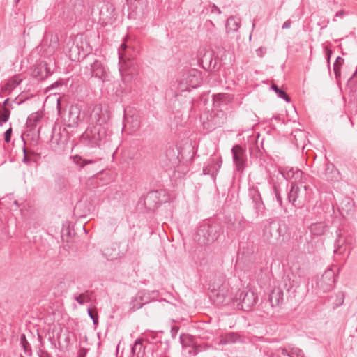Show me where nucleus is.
<instances>
[{
	"label": "nucleus",
	"mask_w": 357,
	"mask_h": 357,
	"mask_svg": "<svg viewBox=\"0 0 357 357\" xmlns=\"http://www.w3.org/2000/svg\"><path fill=\"white\" fill-rule=\"evenodd\" d=\"M211 297L216 305H228L231 301L238 308L243 311H250L258 300L257 295L251 289H244L234 298L231 293L229 284L223 273H216L209 284Z\"/></svg>",
	"instance_id": "f257e3e1"
},
{
	"label": "nucleus",
	"mask_w": 357,
	"mask_h": 357,
	"mask_svg": "<svg viewBox=\"0 0 357 357\" xmlns=\"http://www.w3.org/2000/svg\"><path fill=\"white\" fill-rule=\"evenodd\" d=\"M111 141V132L100 125H89L80 137V142L90 148H100Z\"/></svg>",
	"instance_id": "f03ea898"
},
{
	"label": "nucleus",
	"mask_w": 357,
	"mask_h": 357,
	"mask_svg": "<svg viewBox=\"0 0 357 357\" xmlns=\"http://www.w3.org/2000/svg\"><path fill=\"white\" fill-rule=\"evenodd\" d=\"M221 233L222 228L218 223L205 222L199 227L195 239L201 245H209L218 240Z\"/></svg>",
	"instance_id": "7ed1b4c3"
},
{
	"label": "nucleus",
	"mask_w": 357,
	"mask_h": 357,
	"mask_svg": "<svg viewBox=\"0 0 357 357\" xmlns=\"http://www.w3.org/2000/svg\"><path fill=\"white\" fill-rule=\"evenodd\" d=\"M89 125L105 126L110 119V112L107 107L101 104L91 105L88 109Z\"/></svg>",
	"instance_id": "20e7f679"
},
{
	"label": "nucleus",
	"mask_w": 357,
	"mask_h": 357,
	"mask_svg": "<svg viewBox=\"0 0 357 357\" xmlns=\"http://www.w3.org/2000/svg\"><path fill=\"white\" fill-rule=\"evenodd\" d=\"M201 82L200 73L195 69H191L183 74L178 86L182 91H189L190 88L195 89L199 86Z\"/></svg>",
	"instance_id": "39448f33"
},
{
	"label": "nucleus",
	"mask_w": 357,
	"mask_h": 357,
	"mask_svg": "<svg viewBox=\"0 0 357 357\" xmlns=\"http://www.w3.org/2000/svg\"><path fill=\"white\" fill-rule=\"evenodd\" d=\"M307 186L302 183L293 184L288 193V200L294 206H302L307 198Z\"/></svg>",
	"instance_id": "423d86ee"
},
{
	"label": "nucleus",
	"mask_w": 357,
	"mask_h": 357,
	"mask_svg": "<svg viewBox=\"0 0 357 357\" xmlns=\"http://www.w3.org/2000/svg\"><path fill=\"white\" fill-rule=\"evenodd\" d=\"M84 73L89 77H96L104 82L107 77L106 67L101 61L95 59L89 66L85 67Z\"/></svg>",
	"instance_id": "0eeeda50"
},
{
	"label": "nucleus",
	"mask_w": 357,
	"mask_h": 357,
	"mask_svg": "<svg viewBox=\"0 0 357 357\" xmlns=\"http://www.w3.org/2000/svg\"><path fill=\"white\" fill-rule=\"evenodd\" d=\"M233 162L236 169L238 172H243L247 162L245 149L241 145H234L231 149Z\"/></svg>",
	"instance_id": "6e6552de"
},
{
	"label": "nucleus",
	"mask_w": 357,
	"mask_h": 357,
	"mask_svg": "<svg viewBox=\"0 0 357 357\" xmlns=\"http://www.w3.org/2000/svg\"><path fill=\"white\" fill-rule=\"evenodd\" d=\"M282 235L280 225L276 222H271L263 229V237L266 241L278 240Z\"/></svg>",
	"instance_id": "1a4fd4ad"
},
{
	"label": "nucleus",
	"mask_w": 357,
	"mask_h": 357,
	"mask_svg": "<svg viewBox=\"0 0 357 357\" xmlns=\"http://www.w3.org/2000/svg\"><path fill=\"white\" fill-rule=\"evenodd\" d=\"M222 164V160L219 158H210L203 167L204 175H210L215 180Z\"/></svg>",
	"instance_id": "9d476101"
},
{
	"label": "nucleus",
	"mask_w": 357,
	"mask_h": 357,
	"mask_svg": "<svg viewBox=\"0 0 357 357\" xmlns=\"http://www.w3.org/2000/svg\"><path fill=\"white\" fill-rule=\"evenodd\" d=\"M283 177L289 181L291 185L293 184H303V172L298 168H288L283 169L281 172Z\"/></svg>",
	"instance_id": "9b49d317"
},
{
	"label": "nucleus",
	"mask_w": 357,
	"mask_h": 357,
	"mask_svg": "<svg viewBox=\"0 0 357 357\" xmlns=\"http://www.w3.org/2000/svg\"><path fill=\"white\" fill-rule=\"evenodd\" d=\"M59 45V36L56 34H47L44 38L41 47L45 49V55L49 56L54 53Z\"/></svg>",
	"instance_id": "f8f14e48"
},
{
	"label": "nucleus",
	"mask_w": 357,
	"mask_h": 357,
	"mask_svg": "<svg viewBox=\"0 0 357 357\" xmlns=\"http://www.w3.org/2000/svg\"><path fill=\"white\" fill-rule=\"evenodd\" d=\"M248 196L252 200L256 213L257 214L262 213L265 208V206L258 188L255 187L249 188Z\"/></svg>",
	"instance_id": "ddd939ff"
},
{
	"label": "nucleus",
	"mask_w": 357,
	"mask_h": 357,
	"mask_svg": "<svg viewBox=\"0 0 357 357\" xmlns=\"http://www.w3.org/2000/svg\"><path fill=\"white\" fill-rule=\"evenodd\" d=\"M234 100V96L229 93H220L213 96V105L215 109H221L222 107L228 105Z\"/></svg>",
	"instance_id": "4468645a"
},
{
	"label": "nucleus",
	"mask_w": 357,
	"mask_h": 357,
	"mask_svg": "<svg viewBox=\"0 0 357 357\" xmlns=\"http://www.w3.org/2000/svg\"><path fill=\"white\" fill-rule=\"evenodd\" d=\"M52 74L45 61H40L33 66L32 76L38 80H44Z\"/></svg>",
	"instance_id": "2eb2a0df"
},
{
	"label": "nucleus",
	"mask_w": 357,
	"mask_h": 357,
	"mask_svg": "<svg viewBox=\"0 0 357 357\" xmlns=\"http://www.w3.org/2000/svg\"><path fill=\"white\" fill-rule=\"evenodd\" d=\"M324 291H330L335 285V276L331 270H328L322 275L319 281Z\"/></svg>",
	"instance_id": "dca6fc26"
},
{
	"label": "nucleus",
	"mask_w": 357,
	"mask_h": 357,
	"mask_svg": "<svg viewBox=\"0 0 357 357\" xmlns=\"http://www.w3.org/2000/svg\"><path fill=\"white\" fill-rule=\"evenodd\" d=\"M80 121V109L77 106H71L68 112L66 126L68 128L77 127Z\"/></svg>",
	"instance_id": "f3484780"
},
{
	"label": "nucleus",
	"mask_w": 357,
	"mask_h": 357,
	"mask_svg": "<svg viewBox=\"0 0 357 357\" xmlns=\"http://www.w3.org/2000/svg\"><path fill=\"white\" fill-rule=\"evenodd\" d=\"M284 293L280 287H275L269 295V301L272 307H277L283 303Z\"/></svg>",
	"instance_id": "a211bd4d"
},
{
	"label": "nucleus",
	"mask_w": 357,
	"mask_h": 357,
	"mask_svg": "<svg viewBox=\"0 0 357 357\" xmlns=\"http://www.w3.org/2000/svg\"><path fill=\"white\" fill-rule=\"evenodd\" d=\"M22 79L20 75H15L12 78L9 79L8 81L1 87L0 92V97H1V93L8 92V94H10L12 91L16 88L22 82Z\"/></svg>",
	"instance_id": "6ab92c4d"
},
{
	"label": "nucleus",
	"mask_w": 357,
	"mask_h": 357,
	"mask_svg": "<svg viewBox=\"0 0 357 357\" xmlns=\"http://www.w3.org/2000/svg\"><path fill=\"white\" fill-rule=\"evenodd\" d=\"M66 47L68 48L67 54L69 59L73 61L79 60L80 50L78 45L70 40L66 43Z\"/></svg>",
	"instance_id": "aec40b11"
},
{
	"label": "nucleus",
	"mask_w": 357,
	"mask_h": 357,
	"mask_svg": "<svg viewBox=\"0 0 357 357\" xmlns=\"http://www.w3.org/2000/svg\"><path fill=\"white\" fill-rule=\"evenodd\" d=\"M180 341L183 347L190 348L188 353L190 354L196 355L198 353V349L194 346L191 337L186 334H181L180 335Z\"/></svg>",
	"instance_id": "412c9836"
},
{
	"label": "nucleus",
	"mask_w": 357,
	"mask_h": 357,
	"mask_svg": "<svg viewBox=\"0 0 357 357\" xmlns=\"http://www.w3.org/2000/svg\"><path fill=\"white\" fill-rule=\"evenodd\" d=\"M144 340L143 338H137L132 348L131 351L133 356H136L137 357H143L145 354V348L146 347L144 345Z\"/></svg>",
	"instance_id": "4be33fe9"
},
{
	"label": "nucleus",
	"mask_w": 357,
	"mask_h": 357,
	"mask_svg": "<svg viewBox=\"0 0 357 357\" xmlns=\"http://www.w3.org/2000/svg\"><path fill=\"white\" fill-rule=\"evenodd\" d=\"M42 119V114L38 112H34L30 114L26 120V127L29 129V131H33L38 123Z\"/></svg>",
	"instance_id": "5701e85b"
},
{
	"label": "nucleus",
	"mask_w": 357,
	"mask_h": 357,
	"mask_svg": "<svg viewBox=\"0 0 357 357\" xmlns=\"http://www.w3.org/2000/svg\"><path fill=\"white\" fill-rule=\"evenodd\" d=\"M227 115L222 109H217V112L212 117V123L215 128L222 127L227 121Z\"/></svg>",
	"instance_id": "b1692460"
},
{
	"label": "nucleus",
	"mask_w": 357,
	"mask_h": 357,
	"mask_svg": "<svg viewBox=\"0 0 357 357\" xmlns=\"http://www.w3.org/2000/svg\"><path fill=\"white\" fill-rule=\"evenodd\" d=\"M327 228V225L324 222H315L310 225L309 229L310 233L314 236L323 235Z\"/></svg>",
	"instance_id": "393cba45"
},
{
	"label": "nucleus",
	"mask_w": 357,
	"mask_h": 357,
	"mask_svg": "<svg viewBox=\"0 0 357 357\" xmlns=\"http://www.w3.org/2000/svg\"><path fill=\"white\" fill-rule=\"evenodd\" d=\"M240 20L230 16L226 22L225 29L227 33L237 31L240 28Z\"/></svg>",
	"instance_id": "a878e982"
},
{
	"label": "nucleus",
	"mask_w": 357,
	"mask_h": 357,
	"mask_svg": "<svg viewBox=\"0 0 357 357\" xmlns=\"http://www.w3.org/2000/svg\"><path fill=\"white\" fill-rule=\"evenodd\" d=\"M22 151L24 156L22 161L27 165H30L32 162H36L34 157L39 156V154L32 150L26 149L25 146L23 147Z\"/></svg>",
	"instance_id": "bb28decb"
},
{
	"label": "nucleus",
	"mask_w": 357,
	"mask_h": 357,
	"mask_svg": "<svg viewBox=\"0 0 357 357\" xmlns=\"http://www.w3.org/2000/svg\"><path fill=\"white\" fill-rule=\"evenodd\" d=\"M20 345L22 347L25 354H26L29 356H32L33 353L31 347L28 340H26L25 334H22L20 335Z\"/></svg>",
	"instance_id": "cd10ccee"
},
{
	"label": "nucleus",
	"mask_w": 357,
	"mask_h": 357,
	"mask_svg": "<svg viewBox=\"0 0 357 357\" xmlns=\"http://www.w3.org/2000/svg\"><path fill=\"white\" fill-rule=\"evenodd\" d=\"M136 296L141 301V303H143L144 305L150 303L152 300L151 293L145 290L139 291L136 294Z\"/></svg>",
	"instance_id": "c85d7f7f"
},
{
	"label": "nucleus",
	"mask_w": 357,
	"mask_h": 357,
	"mask_svg": "<svg viewBox=\"0 0 357 357\" xmlns=\"http://www.w3.org/2000/svg\"><path fill=\"white\" fill-rule=\"evenodd\" d=\"M11 109L0 107V126L6 123L10 117Z\"/></svg>",
	"instance_id": "c756f323"
},
{
	"label": "nucleus",
	"mask_w": 357,
	"mask_h": 357,
	"mask_svg": "<svg viewBox=\"0 0 357 357\" xmlns=\"http://www.w3.org/2000/svg\"><path fill=\"white\" fill-rule=\"evenodd\" d=\"M271 89L277 93L279 98L284 100L287 102H289L291 101V99L289 96L287 94V93L284 91L280 89L276 84H273L271 86Z\"/></svg>",
	"instance_id": "7c9ffc66"
},
{
	"label": "nucleus",
	"mask_w": 357,
	"mask_h": 357,
	"mask_svg": "<svg viewBox=\"0 0 357 357\" xmlns=\"http://www.w3.org/2000/svg\"><path fill=\"white\" fill-rule=\"evenodd\" d=\"M143 305V303H141V301L135 296L132 298L131 301L129 303V312H133L137 310H139L141 307H142Z\"/></svg>",
	"instance_id": "2f4dec72"
},
{
	"label": "nucleus",
	"mask_w": 357,
	"mask_h": 357,
	"mask_svg": "<svg viewBox=\"0 0 357 357\" xmlns=\"http://www.w3.org/2000/svg\"><path fill=\"white\" fill-rule=\"evenodd\" d=\"M127 49H128V46L125 43H123L121 45V46L118 50L119 58L120 61H123L126 59L130 60V58L128 56Z\"/></svg>",
	"instance_id": "473e14b6"
},
{
	"label": "nucleus",
	"mask_w": 357,
	"mask_h": 357,
	"mask_svg": "<svg viewBox=\"0 0 357 357\" xmlns=\"http://www.w3.org/2000/svg\"><path fill=\"white\" fill-rule=\"evenodd\" d=\"M307 137L306 133L303 130H296L294 134V138L296 141V144L297 146L299 145V140L303 141L305 143V139Z\"/></svg>",
	"instance_id": "72a5a7b5"
},
{
	"label": "nucleus",
	"mask_w": 357,
	"mask_h": 357,
	"mask_svg": "<svg viewBox=\"0 0 357 357\" xmlns=\"http://www.w3.org/2000/svg\"><path fill=\"white\" fill-rule=\"evenodd\" d=\"M343 63L344 59L340 56H337L333 65V70L336 77L340 75V67Z\"/></svg>",
	"instance_id": "f704fd0d"
},
{
	"label": "nucleus",
	"mask_w": 357,
	"mask_h": 357,
	"mask_svg": "<svg viewBox=\"0 0 357 357\" xmlns=\"http://www.w3.org/2000/svg\"><path fill=\"white\" fill-rule=\"evenodd\" d=\"M344 241L340 238L337 239L335 243L334 253L336 255H342L345 251V248H343Z\"/></svg>",
	"instance_id": "c9c22d12"
},
{
	"label": "nucleus",
	"mask_w": 357,
	"mask_h": 357,
	"mask_svg": "<svg viewBox=\"0 0 357 357\" xmlns=\"http://www.w3.org/2000/svg\"><path fill=\"white\" fill-rule=\"evenodd\" d=\"M74 299L80 305H83L85 303L90 301V297L85 293L80 294L77 296H74Z\"/></svg>",
	"instance_id": "e433bc0d"
},
{
	"label": "nucleus",
	"mask_w": 357,
	"mask_h": 357,
	"mask_svg": "<svg viewBox=\"0 0 357 357\" xmlns=\"http://www.w3.org/2000/svg\"><path fill=\"white\" fill-rule=\"evenodd\" d=\"M238 335L234 333H229L224 337V341L226 344L235 343L238 340Z\"/></svg>",
	"instance_id": "4c0bfd02"
},
{
	"label": "nucleus",
	"mask_w": 357,
	"mask_h": 357,
	"mask_svg": "<svg viewBox=\"0 0 357 357\" xmlns=\"http://www.w3.org/2000/svg\"><path fill=\"white\" fill-rule=\"evenodd\" d=\"M289 357H304V354L299 348L294 347L289 351Z\"/></svg>",
	"instance_id": "58836bf2"
},
{
	"label": "nucleus",
	"mask_w": 357,
	"mask_h": 357,
	"mask_svg": "<svg viewBox=\"0 0 357 357\" xmlns=\"http://www.w3.org/2000/svg\"><path fill=\"white\" fill-rule=\"evenodd\" d=\"M344 301V294L343 292H338L336 295V300L335 301V307H337L342 305Z\"/></svg>",
	"instance_id": "ea45409f"
},
{
	"label": "nucleus",
	"mask_w": 357,
	"mask_h": 357,
	"mask_svg": "<svg viewBox=\"0 0 357 357\" xmlns=\"http://www.w3.org/2000/svg\"><path fill=\"white\" fill-rule=\"evenodd\" d=\"M88 315L93 320V324L97 325L98 323V316L96 311H93L91 308H89L87 310Z\"/></svg>",
	"instance_id": "a19ab883"
},
{
	"label": "nucleus",
	"mask_w": 357,
	"mask_h": 357,
	"mask_svg": "<svg viewBox=\"0 0 357 357\" xmlns=\"http://www.w3.org/2000/svg\"><path fill=\"white\" fill-rule=\"evenodd\" d=\"M273 191L275 193V196L276 198L277 202H278L280 206H282V199L280 193V190L276 185H273Z\"/></svg>",
	"instance_id": "79ce46f5"
},
{
	"label": "nucleus",
	"mask_w": 357,
	"mask_h": 357,
	"mask_svg": "<svg viewBox=\"0 0 357 357\" xmlns=\"http://www.w3.org/2000/svg\"><path fill=\"white\" fill-rule=\"evenodd\" d=\"M37 354L38 357H53L47 351L42 348H38Z\"/></svg>",
	"instance_id": "37998d69"
},
{
	"label": "nucleus",
	"mask_w": 357,
	"mask_h": 357,
	"mask_svg": "<svg viewBox=\"0 0 357 357\" xmlns=\"http://www.w3.org/2000/svg\"><path fill=\"white\" fill-rule=\"evenodd\" d=\"M11 136H12V128H10L4 133V140L6 143H9L10 142Z\"/></svg>",
	"instance_id": "c03bdc74"
},
{
	"label": "nucleus",
	"mask_w": 357,
	"mask_h": 357,
	"mask_svg": "<svg viewBox=\"0 0 357 357\" xmlns=\"http://www.w3.org/2000/svg\"><path fill=\"white\" fill-rule=\"evenodd\" d=\"M0 107H6V108H8V109H13V105L12 103L10 102V99L9 98H6L3 102L2 104H0Z\"/></svg>",
	"instance_id": "a18cd8bd"
},
{
	"label": "nucleus",
	"mask_w": 357,
	"mask_h": 357,
	"mask_svg": "<svg viewBox=\"0 0 357 357\" xmlns=\"http://www.w3.org/2000/svg\"><path fill=\"white\" fill-rule=\"evenodd\" d=\"M211 13H216L218 14H220L221 13V10H220V9L217 6H215V4H213L211 6Z\"/></svg>",
	"instance_id": "49530a36"
},
{
	"label": "nucleus",
	"mask_w": 357,
	"mask_h": 357,
	"mask_svg": "<svg viewBox=\"0 0 357 357\" xmlns=\"http://www.w3.org/2000/svg\"><path fill=\"white\" fill-rule=\"evenodd\" d=\"M278 351L280 352L282 355L283 356H289V351H288L285 348H279L278 349Z\"/></svg>",
	"instance_id": "de8ad7c7"
},
{
	"label": "nucleus",
	"mask_w": 357,
	"mask_h": 357,
	"mask_svg": "<svg viewBox=\"0 0 357 357\" xmlns=\"http://www.w3.org/2000/svg\"><path fill=\"white\" fill-rule=\"evenodd\" d=\"M291 21L290 20H287V21H285L284 22V24H282V28L283 29H289V28L291 27Z\"/></svg>",
	"instance_id": "09e8293b"
},
{
	"label": "nucleus",
	"mask_w": 357,
	"mask_h": 357,
	"mask_svg": "<svg viewBox=\"0 0 357 357\" xmlns=\"http://www.w3.org/2000/svg\"><path fill=\"white\" fill-rule=\"evenodd\" d=\"M178 327L177 326H173L171 329V333L173 337H175L178 331Z\"/></svg>",
	"instance_id": "8fccbe9b"
},
{
	"label": "nucleus",
	"mask_w": 357,
	"mask_h": 357,
	"mask_svg": "<svg viewBox=\"0 0 357 357\" xmlns=\"http://www.w3.org/2000/svg\"><path fill=\"white\" fill-rule=\"evenodd\" d=\"M93 162H94V161L92 160H83V162L81 165V167H83L84 166L89 165V164H92Z\"/></svg>",
	"instance_id": "3c124183"
},
{
	"label": "nucleus",
	"mask_w": 357,
	"mask_h": 357,
	"mask_svg": "<svg viewBox=\"0 0 357 357\" xmlns=\"http://www.w3.org/2000/svg\"><path fill=\"white\" fill-rule=\"evenodd\" d=\"M344 16V12L343 10H340L335 13V17H343Z\"/></svg>",
	"instance_id": "603ef678"
},
{
	"label": "nucleus",
	"mask_w": 357,
	"mask_h": 357,
	"mask_svg": "<svg viewBox=\"0 0 357 357\" xmlns=\"http://www.w3.org/2000/svg\"><path fill=\"white\" fill-rule=\"evenodd\" d=\"M256 52H257V54L258 56H263L264 53H263V48L262 47L258 48L256 50Z\"/></svg>",
	"instance_id": "864d4df0"
},
{
	"label": "nucleus",
	"mask_w": 357,
	"mask_h": 357,
	"mask_svg": "<svg viewBox=\"0 0 357 357\" xmlns=\"http://www.w3.org/2000/svg\"><path fill=\"white\" fill-rule=\"evenodd\" d=\"M331 53H332V52L331 50L327 51V61H328V63H329V59H330Z\"/></svg>",
	"instance_id": "5fc2aeb1"
},
{
	"label": "nucleus",
	"mask_w": 357,
	"mask_h": 357,
	"mask_svg": "<svg viewBox=\"0 0 357 357\" xmlns=\"http://www.w3.org/2000/svg\"><path fill=\"white\" fill-rule=\"evenodd\" d=\"M78 357H85V354L83 353L82 351H79Z\"/></svg>",
	"instance_id": "6e6d98bb"
},
{
	"label": "nucleus",
	"mask_w": 357,
	"mask_h": 357,
	"mask_svg": "<svg viewBox=\"0 0 357 357\" xmlns=\"http://www.w3.org/2000/svg\"><path fill=\"white\" fill-rule=\"evenodd\" d=\"M356 75H357V69L355 70V72L354 73V74L351 78L352 79V78L355 77L356 76Z\"/></svg>",
	"instance_id": "4d7b16f0"
},
{
	"label": "nucleus",
	"mask_w": 357,
	"mask_h": 357,
	"mask_svg": "<svg viewBox=\"0 0 357 357\" xmlns=\"http://www.w3.org/2000/svg\"><path fill=\"white\" fill-rule=\"evenodd\" d=\"M75 159H79V160H82L81 157L76 155Z\"/></svg>",
	"instance_id": "13d9d810"
},
{
	"label": "nucleus",
	"mask_w": 357,
	"mask_h": 357,
	"mask_svg": "<svg viewBox=\"0 0 357 357\" xmlns=\"http://www.w3.org/2000/svg\"><path fill=\"white\" fill-rule=\"evenodd\" d=\"M14 204L17 206H18V203H17V200H15L14 201Z\"/></svg>",
	"instance_id": "bf43d9fd"
},
{
	"label": "nucleus",
	"mask_w": 357,
	"mask_h": 357,
	"mask_svg": "<svg viewBox=\"0 0 357 357\" xmlns=\"http://www.w3.org/2000/svg\"><path fill=\"white\" fill-rule=\"evenodd\" d=\"M56 85H59V84H58L57 82H56L55 84H52V85L51 86V88H54V85H56Z\"/></svg>",
	"instance_id": "052dcab7"
},
{
	"label": "nucleus",
	"mask_w": 357,
	"mask_h": 357,
	"mask_svg": "<svg viewBox=\"0 0 357 357\" xmlns=\"http://www.w3.org/2000/svg\"><path fill=\"white\" fill-rule=\"evenodd\" d=\"M209 23H210L213 26H214V24L213 23V22H212V21H211V20H210V21H209Z\"/></svg>",
	"instance_id": "680f3d73"
},
{
	"label": "nucleus",
	"mask_w": 357,
	"mask_h": 357,
	"mask_svg": "<svg viewBox=\"0 0 357 357\" xmlns=\"http://www.w3.org/2000/svg\"><path fill=\"white\" fill-rule=\"evenodd\" d=\"M271 357H274V355H272ZM277 357H278V356H277Z\"/></svg>",
	"instance_id": "e2e57ef3"
}]
</instances>
